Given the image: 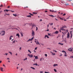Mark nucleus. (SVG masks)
I'll use <instances>...</instances> for the list:
<instances>
[{"instance_id": "nucleus-63", "label": "nucleus", "mask_w": 73, "mask_h": 73, "mask_svg": "<svg viewBox=\"0 0 73 73\" xmlns=\"http://www.w3.org/2000/svg\"><path fill=\"white\" fill-rule=\"evenodd\" d=\"M47 73V72H45V73Z\"/></svg>"}, {"instance_id": "nucleus-61", "label": "nucleus", "mask_w": 73, "mask_h": 73, "mask_svg": "<svg viewBox=\"0 0 73 73\" xmlns=\"http://www.w3.org/2000/svg\"><path fill=\"white\" fill-rule=\"evenodd\" d=\"M34 52H35V53H36V51H35V50H34Z\"/></svg>"}, {"instance_id": "nucleus-5", "label": "nucleus", "mask_w": 73, "mask_h": 73, "mask_svg": "<svg viewBox=\"0 0 73 73\" xmlns=\"http://www.w3.org/2000/svg\"><path fill=\"white\" fill-rule=\"evenodd\" d=\"M72 32L71 31L70 33V35H71L70 38L71 39H72V36H73V35L72 34Z\"/></svg>"}, {"instance_id": "nucleus-25", "label": "nucleus", "mask_w": 73, "mask_h": 73, "mask_svg": "<svg viewBox=\"0 0 73 73\" xmlns=\"http://www.w3.org/2000/svg\"><path fill=\"white\" fill-rule=\"evenodd\" d=\"M27 17H31V15H28L27 16Z\"/></svg>"}, {"instance_id": "nucleus-13", "label": "nucleus", "mask_w": 73, "mask_h": 73, "mask_svg": "<svg viewBox=\"0 0 73 73\" xmlns=\"http://www.w3.org/2000/svg\"><path fill=\"white\" fill-rule=\"evenodd\" d=\"M54 33L55 34H58V31H56V32H55Z\"/></svg>"}, {"instance_id": "nucleus-56", "label": "nucleus", "mask_w": 73, "mask_h": 73, "mask_svg": "<svg viewBox=\"0 0 73 73\" xmlns=\"http://www.w3.org/2000/svg\"><path fill=\"white\" fill-rule=\"evenodd\" d=\"M31 16H33V15L32 14H31Z\"/></svg>"}, {"instance_id": "nucleus-11", "label": "nucleus", "mask_w": 73, "mask_h": 73, "mask_svg": "<svg viewBox=\"0 0 73 73\" xmlns=\"http://www.w3.org/2000/svg\"><path fill=\"white\" fill-rule=\"evenodd\" d=\"M53 66L54 67H55V66H58V64H54V65H53Z\"/></svg>"}, {"instance_id": "nucleus-19", "label": "nucleus", "mask_w": 73, "mask_h": 73, "mask_svg": "<svg viewBox=\"0 0 73 73\" xmlns=\"http://www.w3.org/2000/svg\"><path fill=\"white\" fill-rule=\"evenodd\" d=\"M35 59L36 60H37V59H38V57H37V56H36L35 57Z\"/></svg>"}, {"instance_id": "nucleus-55", "label": "nucleus", "mask_w": 73, "mask_h": 73, "mask_svg": "<svg viewBox=\"0 0 73 73\" xmlns=\"http://www.w3.org/2000/svg\"><path fill=\"white\" fill-rule=\"evenodd\" d=\"M31 16H33V15L32 14H31Z\"/></svg>"}, {"instance_id": "nucleus-15", "label": "nucleus", "mask_w": 73, "mask_h": 73, "mask_svg": "<svg viewBox=\"0 0 73 73\" xmlns=\"http://www.w3.org/2000/svg\"><path fill=\"white\" fill-rule=\"evenodd\" d=\"M49 16H51V17H56V16H53V15H49Z\"/></svg>"}, {"instance_id": "nucleus-40", "label": "nucleus", "mask_w": 73, "mask_h": 73, "mask_svg": "<svg viewBox=\"0 0 73 73\" xmlns=\"http://www.w3.org/2000/svg\"><path fill=\"white\" fill-rule=\"evenodd\" d=\"M37 47H36L35 49V50H37Z\"/></svg>"}, {"instance_id": "nucleus-36", "label": "nucleus", "mask_w": 73, "mask_h": 73, "mask_svg": "<svg viewBox=\"0 0 73 73\" xmlns=\"http://www.w3.org/2000/svg\"><path fill=\"white\" fill-rule=\"evenodd\" d=\"M36 31H37V30H38V28H37V27H36Z\"/></svg>"}, {"instance_id": "nucleus-9", "label": "nucleus", "mask_w": 73, "mask_h": 73, "mask_svg": "<svg viewBox=\"0 0 73 73\" xmlns=\"http://www.w3.org/2000/svg\"><path fill=\"white\" fill-rule=\"evenodd\" d=\"M0 70L2 72H4V70H3V68L1 67L0 68Z\"/></svg>"}, {"instance_id": "nucleus-8", "label": "nucleus", "mask_w": 73, "mask_h": 73, "mask_svg": "<svg viewBox=\"0 0 73 73\" xmlns=\"http://www.w3.org/2000/svg\"><path fill=\"white\" fill-rule=\"evenodd\" d=\"M50 12H55L56 13H57L56 11H54V10L52 11L51 10H50Z\"/></svg>"}, {"instance_id": "nucleus-54", "label": "nucleus", "mask_w": 73, "mask_h": 73, "mask_svg": "<svg viewBox=\"0 0 73 73\" xmlns=\"http://www.w3.org/2000/svg\"><path fill=\"white\" fill-rule=\"evenodd\" d=\"M7 60H9V58H7Z\"/></svg>"}, {"instance_id": "nucleus-60", "label": "nucleus", "mask_w": 73, "mask_h": 73, "mask_svg": "<svg viewBox=\"0 0 73 73\" xmlns=\"http://www.w3.org/2000/svg\"><path fill=\"white\" fill-rule=\"evenodd\" d=\"M10 7L9 6H8V7H7V8H9Z\"/></svg>"}, {"instance_id": "nucleus-12", "label": "nucleus", "mask_w": 73, "mask_h": 73, "mask_svg": "<svg viewBox=\"0 0 73 73\" xmlns=\"http://www.w3.org/2000/svg\"><path fill=\"white\" fill-rule=\"evenodd\" d=\"M16 36H18L19 38H20V35H19V34H17Z\"/></svg>"}, {"instance_id": "nucleus-21", "label": "nucleus", "mask_w": 73, "mask_h": 73, "mask_svg": "<svg viewBox=\"0 0 73 73\" xmlns=\"http://www.w3.org/2000/svg\"><path fill=\"white\" fill-rule=\"evenodd\" d=\"M49 24H50V25H53V23H49Z\"/></svg>"}, {"instance_id": "nucleus-24", "label": "nucleus", "mask_w": 73, "mask_h": 73, "mask_svg": "<svg viewBox=\"0 0 73 73\" xmlns=\"http://www.w3.org/2000/svg\"><path fill=\"white\" fill-rule=\"evenodd\" d=\"M34 65H36V66H37V63L36 64H33Z\"/></svg>"}, {"instance_id": "nucleus-41", "label": "nucleus", "mask_w": 73, "mask_h": 73, "mask_svg": "<svg viewBox=\"0 0 73 73\" xmlns=\"http://www.w3.org/2000/svg\"><path fill=\"white\" fill-rule=\"evenodd\" d=\"M6 15H8V16L9 15V14H7V13H5Z\"/></svg>"}, {"instance_id": "nucleus-10", "label": "nucleus", "mask_w": 73, "mask_h": 73, "mask_svg": "<svg viewBox=\"0 0 73 73\" xmlns=\"http://www.w3.org/2000/svg\"><path fill=\"white\" fill-rule=\"evenodd\" d=\"M36 44L37 45H38V44H39V45H40V44L39 43V42H38V41L37 40L36 42Z\"/></svg>"}, {"instance_id": "nucleus-57", "label": "nucleus", "mask_w": 73, "mask_h": 73, "mask_svg": "<svg viewBox=\"0 0 73 73\" xmlns=\"http://www.w3.org/2000/svg\"><path fill=\"white\" fill-rule=\"evenodd\" d=\"M48 12V11H45V12Z\"/></svg>"}, {"instance_id": "nucleus-43", "label": "nucleus", "mask_w": 73, "mask_h": 73, "mask_svg": "<svg viewBox=\"0 0 73 73\" xmlns=\"http://www.w3.org/2000/svg\"><path fill=\"white\" fill-rule=\"evenodd\" d=\"M62 34H63L64 35H65L64 34H65V33H64V32H62Z\"/></svg>"}, {"instance_id": "nucleus-18", "label": "nucleus", "mask_w": 73, "mask_h": 73, "mask_svg": "<svg viewBox=\"0 0 73 73\" xmlns=\"http://www.w3.org/2000/svg\"><path fill=\"white\" fill-rule=\"evenodd\" d=\"M68 50H69V51H70V52H72V51H73L72 49H71V50H70L69 49H68Z\"/></svg>"}, {"instance_id": "nucleus-7", "label": "nucleus", "mask_w": 73, "mask_h": 73, "mask_svg": "<svg viewBox=\"0 0 73 73\" xmlns=\"http://www.w3.org/2000/svg\"><path fill=\"white\" fill-rule=\"evenodd\" d=\"M60 29L62 31H65V29L63 28L62 27H60Z\"/></svg>"}, {"instance_id": "nucleus-6", "label": "nucleus", "mask_w": 73, "mask_h": 73, "mask_svg": "<svg viewBox=\"0 0 73 73\" xmlns=\"http://www.w3.org/2000/svg\"><path fill=\"white\" fill-rule=\"evenodd\" d=\"M28 56L30 58H32V57H33V55H32V54L30 55L29 54H28Z\"/></svg>"}, {"instance_id": "nucleus-59", "label": "nucleus", "mask_w": 73, "mask_h": 73, "mask_svg": "<svg viewBox=\"0 0 73 73\" xmlns=\"http://www.w3.org/2000/svg\"><path fill=\"white\" fill-rule=\"evenodd\" d=\"M70 58H72V56H71L70 57Z\"/></svg>"}, {"instance_id": "nucleus-37", "label": "nucleus", "mask_w": 73, "mask_h": 73, "mask_svg": "<svg viewBox=\"0 0 73 73\" xmlns=\"http://www.w3.org/2000/svg\"><path fill=\"white\" fill-rule=\"evenodd\" d=\"M15 40H14V41H13V43H15Z\"/></svg>"}, {"instance_id": "nucleus-16", "label": "nucleus", "mask_w": 73, "mask_h": 73, "mask_svg": "<svg viewBox=\"0 0 73 73\" xmlns=\"http://www.w3.org/2000/svg\"><path fill=\"white\" fill-rule=\"evenodd\" d=\"M66 53L65 52V53L64 54V57H66L67 56V55H66Z\"/></svg>"}, {"instance_id": "nucleus-32", "label": "nucleus", "mask_w": 73, "mask_h": 73, "mask_svg": "<svg viewBox=\"0 0 73 73\" xmlns=\"http://www.w3.org/2000/svg\"><path fill=\"white\" fill-rule=\"evenodd\" d=\"M21 36H22V37H23V34L22 33H21Z\"/></svg>"}, {"instance_id": "nucleus-33", "label": "nucleus", "mask_w": 73, "mask_h": 73, "mask_svg": "<svg viewBox=\"0 0 73 73\" xmlns=\"http://www.w3.org/2000/svg\"><path fill=\"white\" fill-rule=\"evenodd\" d=\"M62 52H64V53H66V52L65 51H64V50L62 51Z\"/></svg>"}, {"instance_id": "nucleus-22", "label": "nucleus", "mask_w": 73, "mask_h": 73, "mask_svg": "<svg viewBox=\"0 0 73 73\" xmlns=\"http://www.w3.org/2000/svg\"><path fill=\"white\" fill-rule=\"evenodd\" d=\"M58 44H60V45H64L63 44L61 43H58Z\"/></svg>"}, {"instance_id": "nucleus-50", "label": "nucleus", "mask_w": 73, "mask_h": 73, "mask_svg": "<svg viewBox=\"0 0 73 73\" xmlns=\"http://www.w3.org/2000/svg\"><path fill=\"white\" fill-rule=\"evenodd\" d=\"M28 51L29 52H31V51H30V50H28Z\"/></svg>"}, {"instance_id": "nucleus-2", "label": "nucleus", "mask_w": 73, "mask_h": 73, "mask_svg": "<svg viewBox=\"0 0 73 73\" xmlns=\"http://www.w3.org/2000/svg\"><path fill=\"white\" fill-rule=\"evenodd\" d=\"M34 38V37H32L31 39H29L28 40L26 41L27 42H29V41H32Z\"/></svg>"}, {"instance_id": "nucleus-42", "label": "nucleus", "mask_w": 73, "mask_h": 73, "mask_svg": "<svg viewBox=\"0 0 73 73\" xmlns=\"http://www.w3.org/2000/svg\"><path fill=\"white\" fill-rule=\"evenodd\" d=\"M46 37H47V38H49V37L47 35H46Z\"/></svg>"}, {"instance_id": "nucleus-46", "label": "nucleus", "mask_w": 73, "mask_h": 73, "mask_svg": "<svg viewBox=\"0 0 73 73\" xmlns=\"http://www.w3.org/2000/svg\"><path fill=\"white\" fill-rule=\"evenodd\" d=\"M5 54H6V56H7V55H8V53H5Z\"/></svg>"}, {"instance_id": "nucleus-64", "label": "nucleus", "mask_w": 73, "mask_h": 73, "mask_svg": "<svg viewBox=\"0 0 73 73\" xmlns=\"http://www.w3.org/2000/svg\"><path fill=\"white\" fill-rule=\"evenodd\" d=\"M47 31L48 32V31H49V30H47Z\"/></svg>"}, {"instance_id": "nucleus-38", "label": "nucleus", "mask_w": 73, "mask_h": 73, "mask_svg": "<svg viewBox=\"0 0 73 73\" xmlns=\"http://www.w3.org/2000/svg\"><path fill=\"white\" fill-rule=\"evenodd\" d=\"M45 56H46V57H47V54H45Z\"/></svg>"}, {"instance_id": "nucleus-44", "label": "nucleus", "mask_w": 73, "mask_h": 73, "mask_svg": "<svg viewBox=\"0 0 73 73\" xmlns=\"http://www.w3.org/2000/svg\"><path fill=\"white\" fill-rule=\"evenodd\" d=\"M65 15H66V14L64 13V14L63 15V16H65Z\"/></svg>"}, {"instance_id": "nucleus-52", "label": "nucleus", "mask_w": 73, "mask_h": 73, "mask_svg": "<svg viewBox=\"0 0 73 73\" xmlns=\"http://www.w3.org/2000/svg\"><path fill=\"white\" fill-rule=\"evenodd\" d=\"M42 58H41L40 59V61H42Z\"/></svg>"}, {"instance_id": "nucleus-30", "label": "nucleus", "mask_w": 73, "mask_h": 73, "mask_svg": "<svg viewBox=\"0 0 73 73\" xmlns=\"http://www.w3.org/2000/svg\"><path fill=\"white\" fill-rule=\"evenodd\" d=\"M27 60V58H26L25 59H24V60L25 61V60Z\"/></svg>"}, {"instance_id": "nucleus-23", "label": "nucleus", "mask_w": 73, "mask_h": 73, "mask_svg": "<svg viewBox=\"0 0 73 73\" xmlns=\"http://www.w3.org/2000/svg\"><path fill=\"white\" fill-rule=\"evenodd\" d=\"M33 14H35V15H36V14H37V13H35V12H33Z\"/></svg>"}, {"instance_id": "nucleus-28", "label": "nucleus", "mask_w": 73, "mask_h": 73, "mask_svg": "<svg viewBox=\"0 0 73 73\" xmlns=\"http://www.w3.org/2000/svg\"><path fill=\"white\" fill-rule=\"evenodd\" d=\"M48 36H51V35H51V34L48 33Z\"/></svg>"}, {"instance_id": "nucleus-29", "label": "nucleus", "mask_w": 73, "mask_h": 73, "mask_svg": "<svg viewBox=\"0 0 73 73\" xmlns=\"http://www.w3.org/2000/svg\"><path fill=\"white\" fill-rule=\"evenodd\" d=\"M52 55H56V54H54V53L53 54V53L52 52Z\"/></svg>"}, {"instance_id": "nucleus-4", "label": "nucleus", "mask_w": 73, "mask_h": 73, "mask_svg": "<svg viewBox=\"0 0 73 73\" xmlns=\"http://www.w3.org/2000/svg\"><path fill=\"white\" fill-rule=\"evenodd\" d=\"M70 36V35L69 34V33H67V38H69Z\"/></svg>"}, {"instance_id": "nucleus-1", "label": "nucleus", "mask_w": 73, "mask_h": 73, "mask_svg": "<svg viewBox=\"0 0 73 73\" xmlns=\"http://www.w3.org/2000/svg\"><path fill=\"white\" fill-rule=\"evenodd\" d=\"M1 33H2L1 36H4V35H5V31H2L1 32Z\"/></svg>"}, {"instance_id": "nucleus-48", "label": "nucleus", "mask_w": 73, "mask_h": 73, "mask_svg": "<svg viewBox=\"0 0 73 73\" xmlns=\"http://www.w3.org/2000/svg\"><path fill=\"white\" fill-rule=\"evenodd\" d=\"M46 35H45L44 37L45 38H46Z\"/></svg>"}, {"instance_id": "nucleus-39", "label": "nucleus", "mask_w": 73, "mask_h": 73, "mask_svg": "<svg viewBox=\"0 0 73 73\" xmlns=\"http://www.w3.org/2000/svg\"><path fill=\"white\" fill-rule=\"evenodd\" d=\"M3 7V5H1V6H0V7Z\"/></svg>"}, {"instance_id": "nucleus-58", "label": "nucleus", "mask_w": 73, "mask_h": 73, "mask_svg": "<svg viewBox=\"0 0 73 73\" xmlns=\"http://www.w3.org/2000/svg\"><path fill=\"white\" fill-rule=\"evenodd\" d=\"M34 26H35V25H33V26H32V28H33V27H34Z\"/></svg>"}, {"instance_id": "nucleus-47", "label": "nucleus", "mask_w": 73, "mask_h": 73, "mask_svg": "<svg viewBox=\"0 0 73 73\" xmlns=\"http://www.w3.org/2000/svg\"><path fill=\"white\" fill-rule=\"evenodd\" d=\"M40 73H43V72H42V71H40Z\"/></svg>"}, {"instance_id": "nucleus-17", "label": "nucleus", "mask_w": 73, "mask_h": 73, "mask_svg": "<svg viewBox=\"0 0 73 73\" xmlns=\"http://www.w3.org/2000/svg\"><path fill=\"white\" fill-rule=\"evenodd\" d=\"M13 16H15V17L16 16H17V15L16 14H13Z\"/></svg>"}, {"instance_id": "nucleus-20", "label": "nucleus", "mask_w": 73, "mask_h": 73, "mask_svg": "<svg viewBox=\"0 0 73 73\" xmlns=\"http://www.w3.org/2000/svg\"><path fill=\"white\" fill-rule=\"evenodd\" d=\"M63 28H66V26H64L62 27Z\"/></svg>"}, {"instance_id": "nucleus-31", "label": "nucleus", "mask_w": 73, "mask_h": 73, "mask_svg": "<svg viewBox=\"0 0 73 73\" xmlns=\"http://www.w3.org/2000/svg\"><path fill=\"white\" fill-rule=\"evenodd\" d=\"M54 71L55 72H57V70H56V69H54Z\"/></svg>"}, {"instance_id": "nucleus-14", "label": "nucleus", "mask_w": 73, "mask_h": 73, "mask_svg": "<svg viewBox=\"0 0 73 73\" xmlns=\"http://www.w3.org/2000/svg\"><path fill=\"white\" fill-rule=\"evenodd\" d=\"M12 37H13V36H11L10 37H9V40H12Z\"/></svg>"}, {"instance_id": "nucleus-49", "label": "nucleus", "mask_w": 73, "mask_h": 73, "mask_svg": "<svg viewBox=\"0 0 73 73\" xmlns=\"http://www.w3.org/2000/svg\"><path fill=\"white\" fill-rule=\"evenodd\" d=\"M35 43H36V42H36V39H35Z\"/></svg>"}, {"instance_id": "nucleus-27", "label": "nucleus", "mask_w": 73, "mask_h": 73, "mask_svg": "<svg viewBox=\"0 0 73 73\" xmlns=\"http://www.w3.org/2000/svg\"><path fill=\"white\" fill-rule=\"evenodd\" d=\"M9 53H10V54H11V55H12V52H9Z\"/></svg>"}, {"instance_id": "nucleus-53", "label": "nucleus", "mask_w": 73, "mask_h": 73, "mask_svg": "<svg viewBox=\"0 0 73 73\" xmlns=\"http://www.w3.org/2000/svg\"><path fill=\"white\" fill-rule=\"evenodd\" d=\"M62 56V54H60V55H59V56Z\"/></svg>"}, {"instance_id": "nucleus-51", "label": "nucleus", "mask_w": 73, "mask_h": 73, "mask_svg": "<svg viewBox=\"0 0 73 73\" xmlns=\"http://www.w3.org/2000/svg\"><path fill=\"white\" fill-rule=\"evenodd\" d=\"M3 66H4V67H5V65H4V64H3Z\"/></svg>"}, {"instance_id": "nucleus-35", "label": "nucleus", "mask_w": 73, "mask_h": 73, "mask_svg": "<svg viewBox=\"0 0 73 73\" xmlns=\"http://www.w3.org/2000/svg\"><path fill=\"white\" fill-rule=\"evenodd\" d=\"M5 11H7V12L8 11H10V10H5Z\"/></svg>"}, {"instance_id": "nucleus-3", "label": "nucleus", "mask_w": 73, "mask_h": 73, "mask_svg": "<svg viewBox=\"0 0 73 73\" xmlns=\"http://www.w3.org/2000/svg\"><path fill=\"white\" fill-rule=\"evenodd\" d=\"M32 36H35V32L34 31H33V30L32 31Z\"/></svg>"}, {"instance_id": "nucleus-34", "label": "nucleus", "mask_w": 73, "mask_h": 73, "mask_svg": "<svg viewBox=\"0 0 73 73\" xmlns=\"http://www.w3.org/2000/svg\"><path fill=\"white\" fill-rule=\"evenodd\" d=\"M55 19L56 20V21H58V20L57 19H56V18H55Z\"/></svg>"}, {"instance_id": "nucleus-62", "label": "nucleus", "mask_w": 73, "mask_h": 73, "mask_svg": "<svg viewBox=\"0 0 73 73\" xmlns=\"http://www.w3.org/2000/svg\"><path fill=\"white\" fill-rule=\"evenodd\" d=\"M42 21V19H40V21Z\"/></svg>"}, {"instance_id": "nucleus-45", "label": "nucleus", "mask_w": 73, "mask_h": 73, "mask_svg": "<svg viewBox=\"0 0 73 73\" xmlns=\"http://www.w3.org/2000/svg\"><path fill=\"white\" fill-rule=\"evenodd\" d=\"M19 50H21V47H20L19 48Z\"/></svg>"}, {"instance_id": "nucleus-26", "label": "nucleus", "mask_w": 73, "mask_h": 73, "mask_svg": "<svg viewBox=\"0 0 73 73\" xmlns=\"http://www.w3.org/2000/svg\"><path fill=\"white\" fill-rule=\"evenodd\" d=\"M31 68H32V69H34V70H35V68L33 67H31Z\"/></svg>"}]
</instances>
